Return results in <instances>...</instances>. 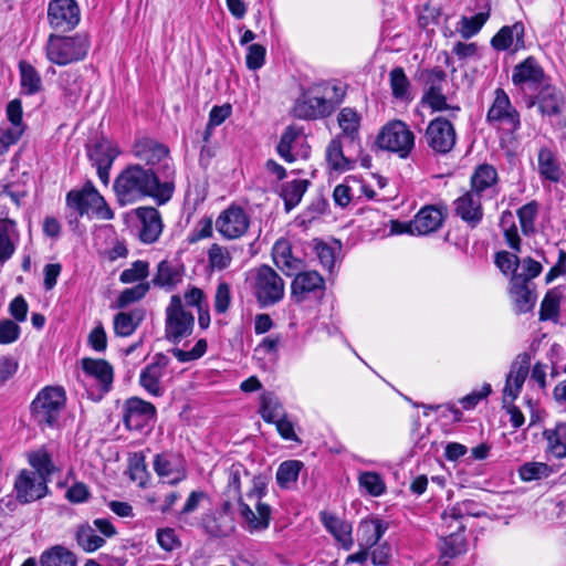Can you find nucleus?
Here are the masks:
<instances>
[{
    "label": "nucleus",
    "mask_w": 566,
    "mask_h": 566,
    "mask_svg": "<svg viewBox=\"0 0 566 566\" xmlns=\"http://www.w3.org/2000/svg\"><path fill=\"white\" fill-rule=\"evenodd\" d=\"M135 213L140 222V241L146 244L156 242L164 228L160 212L154 207H139Z\"/></svg>",
    "instance_id": "nucleus-23"
},
{
    "label": "nucleus",
    "mask_w": 566,
    "mask_h": 566,
    "mask_svg": "<svg viewBox=\"0 0 566 566\" xmlns=\"http://www.w3.org/2000/svg\"><path fill=\"white\" fill-rule=\"evenodd\" d=\"M82 368L87 376L92 377L97 382L101 391L99 397L111 390L114 371L113 367L106 360L83 358Z\"/></svg>",
    "instance_id": "nucleus-27"
},
{
    "label": "nucleus",
    "mask_w": 566,
    "mask_h": 566,
    "mask_svg": "<svg viewBox=\"0 0 566 566\" xmlns=\"http://www.w3.org/2000/svg\"><path fill=\"white\" fill-rule=\"evenodd\" d=\"M19 71L21 87L25 94L33 95L41 91L42 80L33 65L27 61H20Z\"/></svg>",
    "instance_id": "nucleus-47"
},
{
    "label": "nucleus",
    "mask_w": 566,
    "mask_h": 566,
    "mask_svg": "<svg viewBox=\"0 0 566 566\" xmlns=\"http://www.w3.org/2000/svg\"><path fill=\"white\" fill-rule=\"evenodd\" d=\"M322 523L345 551H349L353 547V526L349 522L324 512L322 513Z\"/></svg>",
    "instance_id": "nucleus-33"
},
{
    "label": "nucleus",
    "mask_w": 566,
    "mask_h": 566,
    "mask_svg": "<svg viewBox=\"0 0 566 566\" xmlns=\"http://www.w3.org/2000/svg\"><path fill=\"white\" fill-rule=\"evenodd\" d=\"M227 485L224 489V506L229 509L232 502H238L239 509L241 510V503H243L241 494V482L242 478L249 475L247 469L240 464L234 463L227 470Z\"/></svg>",
    "instance_id": "nucleus-34"
},
{
    "label": "nucleus",
    "mask_w": 566,
    "mask_h": 566,
    "mask_svg": "<svg viewBox=\"0 0 566 566\" xmlns=\"http://www.w3.org/2000/svg\"><path fill=\"white\" fill-rule=\"evenodd\" d=\"M326 160L331 169L346 171L354 167L355 160L344 155L342 138H333L326 148Z\"/></svg>",
    "instance_id": "nucleus-41"
},
{
    "label": "nucleus",
    "mask_w": 566,
    "mask_h": 566,
    "mask_svg": "<svg viewBox=\"0 0 566 566\" xmlns=\"http://www.w3.org/2000/svg\"><path fill=\"white\" fill-rule=\"evenodd\" d=\"M335 103L326 96H316L310 93L298 97L293 106V114L300 119H318L332 115Z\"/></svg>",
    "instance_id": "nucleus-17"
},
{
    "label": "nucleus",
    "mask_w": 566,
    "mask_h": 566,
    "mask_svg": "<svg viewBox=\"0 0 566 566\" xmlns=\"http://www.w3.org/2000/svg\"><path fill=\"white\" fill-rule=\"evenodd\" d=\"M149 289V282H140L133 287L123 290L116 300V307L124 308L132 303L140 301L148 293Z\"/></svg>",
    "instance_id": "nucleus-52"
},
{
    "label": "nucleus",
    "mask_w": 566,
    "mask_h": 566,
    "mask_svg": "<svg viewBox=\"0 0 566 566\" xmlns=\"http://www.w3.org/2000/svg\"><path fill=\"white\" fill-rule=\"evenodd\" d=\"M501 227L504 231V237L509 247L515 252L521 251V239L517 232V228L514 223L513 214L510 211H505L501 217Z\"/></svg>",
    "instance_id": "nucleus-54"
},
{
    "label": "nucleus",
    "mask_w": 566,
    "mask_h": 566,
    "mask_svg": "<svg viewBox=\"0 0 566 566\" xmlns=\"http://www.w3.org/2000/svg\"><path fill=\"white\" fill-rule=\"evenodd\" d=\"M175 167L165 166V179L142 164L127 165L115 178L113 189L120 207L153 198L158 205L168 202L175 191Z\"/></svg>",
    "instance_id": "nucleus-1"
},
{
    "label": "nucleus",
    "mask_w": 566,
    "mask_h": 566,
    "mask_svg": "<svg viewBox=\"0 0 566 566\" xmlns=\"http://www.w3.org/2000/svg\"><path fill=\"white\" fill-rule=\"evenodd\" d=\"M29 464L35 470L33 471L39 478L46 482L51 481L53 473L57 470L54 465L49 452L41 448L28 454Z\"/></svg>",
    "instance_id": "nucleus-43"
},
{
    "label": "nucleus",
    "mask_w": 566,
    "mask_h": 566,
    "mask_svg": "<svg viewBox=\"0 0 566 566\" xmlns=\"http://www.w3.org/2000/svg\"><path fill=\"white\" fill-rule=\"evenodd\" d=\"M512 83L521 90H539L547 82L544 69L534 56L517 63L512 73Z\"/></svg>",
    "instance_id": "nucleus-14"
},
{
    "label": "nucleus",
    "mask_w": 566,
    "mask_h": 566,
    "mask_svg": "<svg viewBox=\"0 0 566 566\" xmlns=\"http://www.w3.org/2000/svg\"><path fill=\"white\" fill-rule=\"evenodd\" d=\"M66 205L70 209L75 210L78 216H83L87 213L92 205L95 203L78 190H71L66 195Z\"/></svg>",
    "instance_id": "nucleus-64"
},
{
    "label": "nucleus",
    "mask_w": 566,
    "mask_h": 566,
    "mask_svg": "<svg viewBox=\"0 0 566 566\" xmlns=\"http://www.w3.org/2000/svg\"><path fill=\"white\" fill-rule=\"evenodd\" d=\"M424 138L433 151L448 154L455 145L457 134L453 125L447 118L438 116L427 126Z\"/></svg>",
    "instance_id": "nucleus-11"
},
{
    "label": "nucleus",
    "mask_w": 566,
    "mask_h": 566,
    "mask_svg": "<svg viewBox=\"0 0 566 566\" xmlns=\"http://www.w3.org/2000/svg\"><path fill=\"white\" fill-rule=\"evenodd\" d=\"M497 171L489 165L483 164L476 167L471 176V189L481 197H492L496 195Z\"/></svg>",
    "instance_id": "nucleus-30"
},
{
    "label": "nucleus",
    "mask_w": 566,
    "mask_h": 566,
    "mask_svg": "<svg viewBox=\"0 0 566 566\" xmlns=\"http://www.w3.org/2000/svg\"><path fill=\"white\" fill-rule=\"evenodd\" d=\"M77 545L85 552H95L105 544L104 537L96 534V530L88 523L81 524L76 530Z\"/></svg>",
    "instance_id": "nucleus-46"
},
{
    "label": "nucleus",
    "mask_w": 566,
    "mask_h": 566,
    "mask_svg": "<svg viewBox=\"0 0 566 566\" xmlns=\"http://www.w3.org/2000/svg\"><path fill=\"white\" fill-rule=\"evenodd\" d=\"M482 198L469 190L454 201L455 214L471 228H475L483 219Z\"/></svg>",
    "instance_id": "nucleus-24"
},
{
    "label": "nucleus",
    "mask_w": 566,
    "mask_h": 566,
    "mask_svg": "<svg viewBox=\"0 0 566 566\" xmlns=\"http://www.w3.org/2000/svg\"><path fill=\"white\" fill-rule=\"evenodd\" d=\"M358 482L371 496H380L386 491V484L377 472L366 471L359 474Z\"/></svg>",
    "instance_id": "nucleus-53"
},
{
    "label": "nucleus",
    "mask_w": 566,
    "mask_h": 566,
    "mask_svg": "<svg viewBox=\"0 0 566 566\" xmlns=\"http://www.w3.org/2000/svg\"><path fill=\"white\" fill-rule=\"evenodd\" d=\"M156 541L159 547L166 553H172L181 547V541L176 531L170 527L158 528Z\"/></svg>",
    "instance_id": "nucleus-58"
},
{
    "label": "nucleus",
    "mask_w": 566,
    "mask_h": 566,
    "mask_svg": "<svg viewBox=\"0 0 566 566\" xmlns=\"http://www.w3.org/2000/svg\"><path fill=\"white\" fill-rule=\"evenodd\" d=\"M464 526L459 524L454 532L441 535L438 543L440 551L439 563L442 566H449L451 559L457 558L468 551V541L463 534Z\"/></svg>",
    "instance_id": "nucleus-22"
},
{
    "label": "nucleus",
    "mask_w": 566,
    "mask_h": 566,
    "mask_svg": "<svg viewBox=\"0 0 566 566\" xmlns=\"http://www.w3.org/2000/svg\"><path fill=\"white\" fill-rule=\"evenodd\" d=\"M303 463L297 460L282 462L276 471V482L282 489H290L298 479Z\"/></svg>",
    "instance_id": "nucleus-50"
},
{
    "label": "nucleus",
    "mask_w": 566,
    "mask_h": 566,
    "mask_svg": "<svg viewBox=\"0 0 566 566\" xmlns=\"http://www.w3.org/2000/svg\"><path fill=\"white\" fill-rule=\"evenodd\" d=\"M444 214L441 209L434 206H426L406 226V231L410 234L426 235L437 231L442 226Z\"/></svg>",
    "instance_id": "nucleus-21"
},
{
    "label": "nucleus",
    "mask_w": 566,
    "mask_h": 566,
    "mask_svg": "<svg viewBox=\"0 0 566 566\" xmlns=\"http://www.w3.org/2000/svg\"><path fill=\"white\" fill-rule=\"evenodd\" d=\"M65 402L66 392L62 387L46 386L31 402V415L39 426L53 428L60 419Z\"/></svg>",
    "instance_id": "nucleus-4"
},
{
    "label": "nucleus",
    "mask_w": 566,
    "mask_h": 566,
    "mask_svg": "<svg viewBox=\"0 0 566 566\" xmlns=\"http://www.w3.org/2000/svg\"><path fill=\"white\" fill-rule=\"evenodd\" d=\"M524 24L516 22L505 25L492 38L491 44L497 51H505L514 45V51L524 49Z\"/></svg>",
    "instance_id": "nucleus-32"
},
{
    "label": "nucleus",
    "mask_w": 566,
    "mask_h": 566,
    "mask_svg": "<svg viewBox=\"0 0 566 566\" xmlns=\"http://www.w3.org/2000/svg\"><path fill=\"white\" fill-rule=\"evenodd\" d=\"M302 135V129L294 125L285 128L276 147V151L281 158L287 163L296 160L297 154L295 153V146Z\"/></svg>",
    "instance_id": "nucleus-40"
},
{
    "label": "nucleus",
    "mask_w": 566,
    "mask_h": 566,
    "mask_svg": "<svg viewBox=\"0 0 566 566\" xmlns=\"http://www.w3.org/2000/svg\"><path fill=\"white\" fill-rule=\"evenodd\" d=\"M268 479L262 475H255L252 479V488L247 493V497L253 502L255 511L247 503H241V516L247 523L250 532L264 531L270 525L271 507L261 502L266 494Z\"/></svg>",
    "instance_id": "nucleus-5"
},
{
    "label": "nucleus",
    "mask_w": 566,
    "mask_h": 566,
    "mask_svg": "<svg viewBox=\"0 0 566 566\" xmlns=\"http://www.w3.org/2000/svg\"><path fill=\"white\" fill-rule=\"evenodd\" d=\"M308 186L310 181L306 179L293 180L283 186L281 196L284 200L286 211L292 210L301 202Z\"/></svg>",
    "instance_id": "nucleus-48"
},
{
    "label": "nucleus",
    "mask_w": 566,
    "mask_h": 566,
    "mask_svg": "<svg viewBox=\"0 0 566 566\" xmlns=\"http://www.w3.org/2000/svg\"><path fill=\"white\" fill-rule=\"evenodd\" d=\"M510 294L517 314L531 312L536 303V294L523 276H512Z\"/></svg>",
    "instance_id": "nucleus-29"
},
{
    "label": "nucleus",
    "mask_w": 566,
    "mask_h": 566,
    "mask_svg": "<svg viewBox=\"0 0 566 566\" xmlns=\"http://www.w3.org/2000/svg\"><path fill=\"white\" fill-rule=\"evenodd\" d=\"M169 363L170 359L167 355L157 353L153 357V361L142 369L139 375V385L149 395L154 397H160L164 395L165 388L161 384V378L164 377Z\"/></svg>",
    "instance_id": "nucleus-19"
},
{
    "label": "nucleus",
    "mask_w": 566,
    "mask_h": 566,
    "mask_svg": "<svg viewBox=\"0 0 566 566\" xmlns=\"http://www.w3.org/2000/svg\"><path fill=\"white\" fill-rule=\"evenodd\" d=\"M486 123L494 128H502L507 133H515L521 127L520 113L512 105L509 95L503 88H496L494 101L486 113Z\"/></svg>",
    "instance_id": "nucleus-8"
},
{
    "label": "nucleus",
    "mask_w": 566,
    "mask_h": 566,
    "mask_svg": "<svg viewBox=\"0 0 566 566\" xmlns=\"http://www.w3.org/2000/svg\"><path fill=\"white\" fill-rule=\"evenodd\" d=\"M18 242L19 232L15 221L8 218L0 219V263L12 256Z\"/></svg>",
    "instance_id": "nucleus-38"
},
{
    "label": "nucleus",
    "mask_w": 566,
    "mask_h": 566,
    "mask_svg": "<svg viewBox=\"0 0 566 566\" xmlns=\"http://www.w3.org/2000/svg\"><path fill=\"white\" fill-rule=\"evenodd\" d=\"M250 227V217L239 206L231 205L216 220L217 231L228 240L243 237Z\"/></svg>",
    "instance_id": "nucleus-13"
},
{
    "label": "nucleus",
    "mask_w": 566,
    "mask_h": 566,
    "mask_svg": "<svg viewBox=\"0 0 566 566\" xmlns=\"http://www.w3.org/2000/svg\"><path fill=\"white\" fill-rule=\"evenodd\" d=\"M488 18L489 13L484 12L476 13L475 15L470 18L463 17L461 19L460 28L461 35L464 39H469L475 35L481 30L483 24L486 22Z\"/></svg>",
    "instance_id": "nucleus-60"
},
{
    "label": "nucleus",
    "mask_w": 566,
    "mask_h": 566,
    "mask_svg": "<svg viewBox=\"0 0 566 566\" xmlns=\"http://www.w3.org/2000/svg\"><path fill=\"white\" fill-rule=\"evenodd\" d=\"M133 155L145 163V168H151L158 171V176L163 175L165 179V166L174 167L169 158L168 148L156 140L144 138L136 142L132 148Z\"/></svg>",
    "instance_id": "nucleus-9"
},
{
    "label": "nucleus",
    "mask_w": 566,
    "mask_h": 566,
    "mask_svg": "<svg viewBox=\"0 0 566 566\" xmlns=\"http://www.w3.org/2000/svg\"><path fill=\"white\" fill-rule=\"evenodd\" d=\"M165 315V337L167 340L178 344L191 335L195 326V316L185 308L179 295L175 294L170 297Z\"/></svg>",
    "instance_id": "nucleus-7"
},
{
    "label": "nucleus",
    "mask_w": 566,
    "mask_h": 566,
    "mask_svg": "<svg viewBox=\"0 0 566 566\" xmlns=\"http://www.w3.org/2000/svg\"><path fill=\"white\" fill-rule=\"evenodd\" d=\"M352 184L356 185L357 184L356 179H354L352 177H347V178H345L344 182H342L335 187V189L333 191V199L337 206L345 208L350 203V201L354 197Z\"/></svg>",
    "instance_id": "nucleus-61"
},
{
    "label": "nucleus",
    "mask_w": 566,
    "mask_h": 566,
    "mask_svg": "<svg viewBox=\"0 0 566 566\" xmlns=\"http://www.w3.org/2000/svg\"><path fill=\"white\" fill-rule=\"evenodd\" d=\"M553 473H555L554 467L536 461L525 462L518 469V475L524 482L547 479Z\"/></svg>",
    "instance_id": "nucleus-49"
},
{
    "label": "nucleus",
    "mask_w": 566,
    "mask_h": 566,
    "mask_svg": "<svg viewBox=\"0 0 566 566\" xmlns=\"http://www.w3.org/2000/svg\"><path fill=\"white\" fill-rule=\"evenodd\" d=\"M48 483L33 471L22 470L14 481L18 502L27 504L43 499L49 493Z\"/></svg>",
    "instance_id": "nucleus-16"
},
{
    "label": "nucleus",
    "mask_w": 566,
    "mask_h": 566,
    "mask_svg": "<svg viewBox=\"0 0 566 566\" xmlns=\"http://www.w3.org/2000/svg\"><path fill=\"white\" fill-rule=\"evenodd\" d=\"M149 264L147 261L137 260L130 268L124 270L119 275V281L124 284L139 282L148 276Z\"/></svg>",
    "instance_id": "nucleus-56"
},
{
    "label": "nucleus",
    "mask_w": 566,
    "mask_h": 566,
    "mask_svg": "<svg viewBox=\"0 0 566 566\" xmlns=\"http://www.w3.org/2000/svg\"><path fill=\"white\" fill-rule=\"evenodd\" d=\"M119 154L118 146L104 137L87 147V156L104 185H108L111 168Z\"/></svg>",
    "instance_id": "nucleus-12"
},
{
    "label": "nucleus",
    "mask_w": 566,
    "mask_h": 566,
    "mask_svg": "<svg viewBox=\"0 0 566 566\" xmlns=\"http://www.w3.org/2000/svg\"><path fill=\"white\" fill-rule=\"evenodd\" d=\"M203 526L213 537H224L233 531V524L226 516H209L205 520Z\"/></svg>",
    "instance_id": "nucleus-55"
},
{
    "label": "nucleus",
    "mask_w": 566,
    "mask_h": 566,
    "mask_svg": "<svg viewBox=\"0 0 566 566\" xmlns=\"http://www.w3.org/2000/svg\"><path fill=\"white\" fill-rule=\"evenodd\" d=\"M538 212V205L531 201L517 210V217L524 234L534 232L535 220Z\"/></svg>",
    "instance_id": "nucleus-57"
},
{
    "label": "nucleus",
    "mask_w": 566,
    "mask_h": 566,
    "mask_svg": "<svg viewBox=\"0 0 566 566\" xmlns=\"http://www.w3.org/2000/svg\"><path fill=\"white\" fill-rule=\"evenodd\" d=\"M231 289L226 282H220L217 285L213 307L218 314H224L228 312L231 305Z\"/></svg>",
    "instance_id": "nucleus-63"
},
{
    "label": "nucleus",
    "mask_w": 566,
    "mask_h": 566,
    "mask_svg": "<svg viewBox=\"0 0 566 566\" xmlns=\"http://www.w3.org/2000/svg\"><path fill=\"white\" fill-rule=\"evenodd\" d=\"M41 566H77L76 556L67 548L56 545L40 556Z\"/></svg>",
    "instance_id": "nucleus-44"
},
{
    "label": "nucleus",
    "mask_w": 566,
    "mask_h": 566,
    "mask_svg": "<svg viewBox=\"0 0 566 566\" xmlns=\"http://www.w3.org/2000/svg\"><path fill=\"white\" fill-rule=\"evenodd\" d=\"M253 295L261 307L280 303L285 295V282L270 265L262 264L251 271Z\"/></svg>",
    "instance_id": "nucleus-3"
},
{
    "label": "nucleus",
    "mask_w": 566,
    "mask_h": 566,
    "mask_svg": "<svg viewBox=\"0 0 566 566\" xmlns=\"http://www.w3.org/2000/svg\"><path fill=\"white\" fill-rule=\"evenodd\" d=\"M389 84L395 99L409 102L412 99L411 84L401 66L394 67L389 73Z\"/></svg>",
    "instance_id": "nucleus-45"
},
{
    "label": "nucleus",
    "mask_w": 566,
    "mask_h": 566,
    "mask_svg": "<svg viewBox=\"0 0 566 566\" xmlns=\"http://www.w3.org/2000/svg\"><path fill=\"white\" fill-rule=\"evenodd\" d=\"M538 91L536 99L539 112L546 116L560 115L566 104L564 93L549 83H546Z\"/></svg>",
    "instance_id": "nucleus-28"
},
{
    "label": "nucleus",
    "mask_w": 566,
    "mask_h": 566,
    "mask_svg": "<svg viewBox=\"0 0 566 566\" xmlns=\"http://www.w3.org/2000/svg\"><path fill=\"white\" fill-rule=\"evenodd\" d=\"M88 49L90 39L86 34L64 36L52 33L46 41L45 55L51 63L63 66L84 60Z\"/></svg>",
    "instance_id": "nucleus-2"
},
{
    "label": "nucleus",
    "mask_w": 566,
    "mask_h": 566,
    "mask_svg": "<svg viewBox=\"0 0 566 566\" xmlns=\"http://www.w3.org/2000/svg\"><path fill=\"white\" fill-rule=\"evenodd\" d=\"M209 263L213 269L224 270L227 269L231 261L232 256L229 250L224 247H221L217 243H213L208 251Z\"/></svg>",
    "instance_id": "nucleus-59"
},
{
    "label": "nucleus",
    "mask_w": 566,
    "mask_h": 566,
    "mask_svg": "<svg viewBox=\"0 0 566 566\" xmlns=\"http://www.w3.org/2000/svg\"><path fill=\"white\" fill-rule=\"evenodd\" d=\"M144 319V311L135 308L130 312H119L114 316V333L119 337L130 336Z\"/></svg>",
    "instance_id": "nucleus-39"
},
{
    "label": "nucleus",
    "mask_w": 566,
    "mask_h": 566,
    "mask_svg": "<svg viewBox=\"0 0 566 566\" xmlns=\"http://www.w3.org/2000/svg\"><path fill=\"white\" fill-rule=\"evenodd\" d=\"M260 413L262 419L269 423H273L285 416L282 405L272 392L262 394Z\"/></svg>",
    "instance_id": "nucleus-51"
},
{
    "label": "nucleus",
    "mask_w": 566,
    "mask_h": 566,
    "mask_svg": "<svg viewBox=\"0 0 566 566\" xmlns=\"http://www.w3.org/2000/svg\"><path fill=\"white\" fill-rule=\"evenodd\" d=\"M376 145L382 150L398 154L400 158H407L415 147V134L405 122L392 119L381 127Z\"/></svg>",
    "instance_id": "nucleus-6"
},
{
    "label": "nucleus",
    "mask_w": 566,
    "mask_h": 566,
    "mask_svg": "<svg viewBox=\"0 0 566 566\" xmlns=\"http://www.w3.org/2000/svg\"><path fill=\"white\" fill-rule=\"evenodd\" d=\"M531 357L528 354H520L512 363L503 388V401L513 402L520 395L524 381L528 375Z\"/></svg>",
    "instance_id": "nucleus-20"
},
{
    "label": "nucleus",
    "mask_w": 566,
    "mask_h": 566,
    "mask_svg": "<svg viewBox=\"0 0 566 566\" xmlns=\"http://www.w3.org/2000/svg\"><path fill=\"white\" fill-rule=\"evenodd\" d=\"M538 171L543 178L554 182L559 181L563 175L556 155L547 147L538 151Z\"/></svg>",
    "instance_id": "nucleus-42"
},
{
    "label": "nucleus",
    "mask_w": 566,
    "mask_h": 566,
    "mask_svg": "<svg viewBox=\"0 0 566 566\" xmlns=\"http://www.w3.org/2000/svg\"><path fill=\"white\" fill-rule=\"evenodd\" d=\"M154 470L160 478L166 479L169 484H176L186 478L181 459L171 453L156 454Z\"/></svg>",
    "instance_id": "nucleus-26"
},
{
    "label": "nucleus",
    "mask_w": 566,
    "mask_h": 566,
    "mask_svg": "<svg viewBox=\"0 0 566 566\" xmlns=\"http://www.w3.org/2000/svg\"><path fill=\"white\" fill-rule=\"evenodd\" d=\"M272 258L274 264L284 271L289 276L303 266L301 259L293 256L292 248L287 240H277L272 248Z\"/></svg>",
    "instance_id": "nucleus-36"
},
{
    "label": "nucleus",
    "mask_w": 566,
    "mask_h": 566,
    "mask_svg": "<svg viewBox=\"0 0 566 566\" xmlns=\"http://www.w3.org/2000/svg\"><path fill=\"white\" fill-rule=\"evenodd\" d=\"M208 348L206 339H199L190 350H184L180 348H172L170 352L180 363H188L197 360L202 357Z\"/></svg>",
    "instance_id": "nucleus-62"
},
{
    "label": "nucleus",
    "mask_w": 566,
    "mask_h": 566,
    "mask_svg": "<svg viewBox=\"0 0 566 566\" xmlns=\"http://www.w3.org/2000/svg\"><path fill=\"white\" fill-rule=\"evenodd\" d=\"M184 277V270L167 260L158 263L150 284L165 291H172Z\"/></svg>",
    "instance_id": "nucleus-35"
},
{
    "label": "nucleus",
    "mask_w": 566,
    "mask_h": 566,
    "mask_svg": "<svg viewBox=\"0 0 566 566\" xmlns=\"http://www.w3.org/2000/svg\"><path fill=\"white\" fill-rule=\"evenodd\" d=\"M542 434L546 441V453L558 460L566 458V422L546 428Z\"/></svg>",
    "instance_id": "nucleus-37"
},
{
    "label": "nucleus",
    "mask_w": 566,
    "mask_h": 566,
    "mask_svg": "<svg viewBox=\"0 0 566 566\" xmlns=\"http://www.w3.org/2000/svg\"><path fill=\"white\" fill-rule=\"evenodd\" d=\"M325 290V281L316 271H303L295 275L291 283V294L296 303L310 297H321Z\"/></svg>",
    "instance_id": "nucleus-18"
},
{
    "label": "nucleus",
    "mask_w": 566,
    "mask_h": 566,
    "mask_svg": "<svg viewBox=\"0 0 566 566\" xmlns=\"http://www.w3.org/2000/svg\"><path fill=\"white\" fill-rule=\"evenodd\" d=\"M337 122L342 130L337 137L346 138L352 147L359 149L361 117L358 112L352 107H344L337 115Z\"/></svg>",
    "instance_id": "nucleus-31"
},
{
    "label": "nucleus",
    "mask_w": 566,
    "mask_h": 566,
    "mask_svg": "<svg viewBox=\"0 0 566 566\" xmlns=\"http://www.w3.org/2000/svg\"><path fill=\"white\" fill-rule=\"evenodd\" d=\"M388 523L377 516L363 518L357 527V542L359 547L373 548L388 530Z\"/></svg>",
    "instance_id": "nucleus-25"
},
{
    "label": "nucleus",
    "mask_w": 566,
    "mask_h": 566,
    "mask_svg": "<svg viewBox=\"0 0 566 566\" xmlns=\"http://www.w3.org/2000/svg\"><path fill=\"white\" fill-rule=\"evenodd\" d=\"M156 418V407L138 397L127 399L123 407V422L128 430L140 431Z\"/></svg>",
    "instance_id": "nucleus-15"
},
{
    "label": "nucleus",
    "mask_w": 566,
    "mask_h": 566,
    "mask_svg": "<svg viewBox=\"0 0 566 566\" xmlns=\"http://www.w3.org/2000/svg\"><path fill=\"white\" fill-rule=\"evenodd\" d=\"M81 10L76 0H50L48 4L49 25L57 32H69L77 27Z\"/></svg>",
    "instance_id": "nucleus-10"
}]
</instances>
